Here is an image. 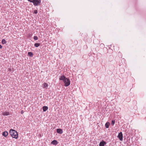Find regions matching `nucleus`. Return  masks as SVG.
I'll list each match as a JSON object with an SVG mask.
<instances>
[{"instance_id": "12", "label": "nucleus", "mask_w": 146, "mask_h": 146, "mask_svg": "<svg viewBox=\"0 0 146 146\" xmlns=\"http://www.w3.org/2000/svg\"><path fill=\"white\" fill-rule=\"evenodd\" d=\"M110 123L109 122H107L105 124V127L106 128H108L109 127Z\"/></svg>"}, {"instance_id": "13", "label": "nucleus", "mask_w": 146, "mask_h": 146, "mask_svg": "<svg viewBox=\"0 0 146 146\" xmlns=\"http://www.w3.org/2000/svg\"><path fill=\"white\" fill-rule=\"evenodd\" d=\"M28 55L30 56L31 57L33 56V53L31 52H29L28 53Z\"/></svg>"}, {"instance_id": "17", "label": "nucleus", "mask_w": 146, "mask_h": 146, "mask_svg": "<svg viewBox=\"0 0 146 146\" xmlns=\"http://www.w3.org/2000/svg\"><path fill=\"white\" fill-rule=\"evenodd\" d=\"M115 121L114 120H112L111 121V125H114L115 123Z\"/></svg>"}, {"instance_id": "18", "label": "nucleus", "mask_w": 146, "mask_h": 146, "mask_svg": "<svg viewBox=\"0 0 146 146\" xmlns=\"http://www.w3.org/2000/svg\"><path fill=\"white\" fill-rule=\"evenodd\" d=\"M33 38L35 40H37L38 39V37L36 36H34Z\"/></svg>"}, {"instance_id": "15", "label": "nucleus", "mask_w": 146, "mask_h": 146, "mask_svg": "<svg viewBox=\"0 0 146 146\" xmlns=\"http://www.w3.org/2000/svg\"><path fill=\"white\" fill-rule=\"evenodd\" d=\"M2 43L3 44H5L7 42L6 41V40L4 39H3L1 41Z\"/></svg>"}, {"instance_id": "14", "label": "nucleus", "mask_w": 146, "mask_h": 146, "mask_svg": "<svg viewBox=\"0 0 146 146\" xmlns=\"http://www.w3.org/2000/svg\"><path fill=\"white\" fill-rule=\"evenodd\" d=\"M48 86V84L46 83H44L43 84V87L44 88H47Z\"/></svg>"}, {"instance_id": "11", "label": "nucleus", "mask_w": 146, "mask_h": 146, "mask_svg": "<svg viewBox=\"0 0 146 146\" xmlns=\"http://www.w3.org/2000/svg\"><path fill=\"white\" fill-rule=\"evenodd\" d=\"M48 107L46 106H44L42 107V109L44 111H46L48 109Z\"/></svg>"}, {"instance_id": "3", "label": "nucleus", "mask_w": 146, "mask_h": 146, "mask_svg": "<svg viewBox=\"0 0 146 146\" xmlns=\"http://www.w3.org/2000/svg\"><path fill=\"white\" fill-rule=\"evenodd\" d=\"M40 2V0H34L33 3L35 6H36L39 5Z\"/></svg>"}, {"instance_id": "21", "label": "nucleus", "mask_w": 146, "mask_h": 146, "mask_svg": "<svg viewBox=\"0 0 146 146\" xmlns=\"http://www.w3.org/2000/svg\"><path fill=\"white\" fill-rule=\"evenodd\" d=\"M2 48V46L0 44V48Z\"/></svg>"}, {"instance_id": "4", "label": "nucleus", "mask_w": 146, "mask_h": 146, "mask_svg": "<svg viewBox=\"0 0 146 146\" xmlns=\"http://www.w3.org/2000/svg\"><path fill=\"white\" fill-rule=\"evenodd\" d=\"M117 137L119 139L120 141H122L123 140V136L122 132H120L119 133Z\"/></svg>"}, {"instance_id": "1", "label": "nucleus", "mask_w": 146, "mask_h": 146, "mask_svg": "<svg viewBox=\"0 0 146 146\" xmlns=\"http://www.w3.org/2000/svg\"><path fill=\"white\" fill-rule=\"evenodd\" d=\"M9 133L13 138L16 139L18 138V133L17 131L11 129L9 131Z\"/></svg>"}, {"instance_id": "7", "label": "nucleus", "mask_w": 146, "mask_h": 146, "mask_svg": "<svg viewBox=\"0 0 146 146\" xmlns=\"http://www.w3.org/2000/svg\"><path fill=\"white\" fill-rule=\"evenodd\" d=\"M106 144V142L104 141L100 142L99 144L100 146H104V145Z\"/></svg>"}, {"instance_id": "10", "label": "nucleus", "mask_w": 146, "mask_h": 146, "mask_svg": "<svg viewBox=\"0 0 146 146\" xmlns=\"http://www.w3.org/2000/svg\"><path fill=\"white\" fill-rule=\"evenodd\" d=\"M51 143L54 145H56L58 143L57 141L55 140H54L51 142Z\"/></svg>"}, {"instance_id": "9", "label": "nucleus", "mask_w": 146, "mask_h": 146, "mask_svg": "<svg viewBox=\"0 0 146 146\" xmlns=\"http://www.w3.org/2000/svg\"><path fill=\"white\" fill-rule=\"evenodd\" d=\"M8 133L7 131H5L3 132L2 135L3 136H4L5 137H6L8 135Z\"/></svg>"}, {"instance_id": "8", "label": "nucleus", "mask_w": 146, "mask_h": 146, "mask_svg": "<svg viewBox=\"0 0 146 146\" xmlns=\"http://www.w3.org/2000/svg\"><path fill=\"white\" fill-rule=\"evenodd\" d=\"M2 114L4 116H7L9 115V112L8 111H5L2 113Z\"/></svg>"}, {"instance_id": "20", "label": "nucleus", "mask_w": 146, "mask_h": 146, "mask_svg": "<svg viewBox=\"0 0 146 146\" xmlns=\"http://www.w3.org/2000/svg\"><path fill=\"white\" fill-rule=\"evenodd\" d=\"M28 0L31 2L33 3L34 0Z\"/></svg>"}, {"instance_id": "6", "label": "nucleus", "mask_w": 146, "mask_h": 146, "mask_svg": "<svg viewBox=\"0 0 146 146\" xmlns=\"http://www.w3.org/2000/svg\"><path fill=\"white\" fill-rule=\"evenodd\" d=\"M66 78L63 75L61 76L59 79V80H62L63 81Z\"/></svg>"}, {"instance_id": "2", "label": "nucleus", "mask_w": 146, "mask_h": 146, "mask_svg": "<svg viewBox=\"0 0 146 146\" xmlns=\"http://www.w3.org/2000/svg\"><path fill=\"white\" fill-rule=\"evenodd\" d=\"M63 82L65 84L64 86H68L70 84V81L69 79L67 78L64 80Z\"/></svg>"}, {"instance_id": "19", "label": "nucleus", "mask_w": 146, "mask_h": 146, "mask_svg": "<svg viewBox=\"0 0 146 146\" xmlns=\"http://www.w3.org/2000/svg\"><path fill=\"white\" fill-rule=\"evenodd\" d=\"M34 13L35 14H37V11L36 10H35L34 11Z\"/></svg>"}, {"instance_id": "16", "label": "nucleus", "mask_w": 146, "mask_h": 146, "mask_svg": "<svg viewBox=\"0 0 146 146\" xmlns=\"http://www.w3.org/2000/svg\"><path fill=\"white\" fill-rule=\"evenodd\" d=\"M40 45V44L38 43H36L34 45L36 47H38Z\"/></svg>"}, {"instance_id": "5", "label": "nucleus", "mask_w": 146, "mask_h": 146, "mask_svg": "<svg viewBox=\"0 0 146 146\" xmlns=\"http://www.w3.org/2000/svg\"><path fill=\"white\" fill-rule=\"evenodd\" d=\"M56 131L57 133L59 134H62L63 133L62 129H57Z\"/></svg>"}]
</instances>
